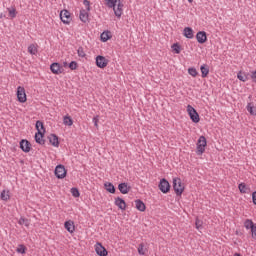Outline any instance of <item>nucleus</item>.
Here are the masks:
<instances>
[{"label":"nucleus","mask_w":256,"mask_h":256,"mask_svg":"<svg viewBox=\"0 0 256 256\" xmlns=\"http://www.w3.org/2000/svg\"><path fill=\"white\" fill-rule=\"evenodd\" d=\"M107 7L113 9L114 15L121 19V15H123V7L125 6L121 0H105Z\"/></svg>","instance_id":"nucleus-1"},{"label":"nucleus","mask_w":256,"mask_h":256,"mask_svg":"<svg viewBox=\"0 0 256 256\" xmlns=\"http://www.w3.org/2000/svg\"><path fill=\"white\" fill-rule=\"evenodd\" d=\"M173 189L178 197L183 195V191H185V185L181 182V178H173Z\"/></svg>","instance_id":"nucleus-2"},{"label":"nucleus","mask_w":256,"mask_h":256,"mask_svg":"<svg viewBox=\"0 0 256 256\" xmlns=\"http://www.w3.org/2000/svg\"><path fill=\"white\" fill-rule=\"evenodd\" d=\"M196 145V154L203 155L205 153V147H207V138L200 136Z\"/></svg>","instance_id":"nucleus-3"},{"label":"nucleus","mask_w":256,"mask_h":256,"mask_svg":"<svg viewBox=\"0 0 256 256\" xmlns=\"http://www.w3.org/2000/svg\"><path fill=\"white\" fill-rule=\"evenodd\" d=\"M187 112H188V115H189L192 123H199V121H201V117L199 116V112H197V110L195 108H193V106L188 105L187 106Z\"/></svg>","instance_id":"nucleus-4"},{"label":"nucleus","mask_w":256,"mask_h":256,"mask_svg":"<svg viewBox=\"0 0 256 256\" xmlns=\"http://www.w3.org/2000/svg\"><path fill=\"white\" fill-rule=\"evenodd\" d=\"M158 189L161 191V193L167 194L169 191H171V184L167 179L162 178L158 184Z\"/></svg>","instance_id":"nucleus-5"},{"label":"nucleus","mask_w":256,"mask_h":256,"mask_svg":"<svg viewBox=\"0 0 256 256\" xmlns=\"http://www.w3.org/2000/svg\"><path fill=\"white\" fill-rule=\"evenodd\" d=\"M54 173L57 179H65L67 177V170L65 169V166L63 164L57 165Z\"/></svg>","instance_id":"nucleus-6"},{"label":"nucleus","mask_w":256,"mask_h":256,"mask_svg":"<svg viewBox=\"0 0 256 256\" xmlns=\"http://www.w3.org/2000/svg\"><path fill=\"white\" fill-rule=\"evenodd\" d=\"M244 227L245 229L251 231V235H252V238L253 239H256V224L253 223V220L251 219H246L245 222H244Z\"/></svg>","instance_id":"nucleus-7"},{"label":"nucleus","mask_w":256,"mask_h":256,"mask_svg":"<svg viewBox=\"0 0 256 256\" xmlns=\"http://www.w3.org/2000/svg\"><path fill=\"white\" fill-rule=\"evenodd\" d=\"M60 19L62 23H64V25H69V23H71L72 21L71 12H69L68 10H62L60 12Z\"/></svg>","instance_id":"nucleus-8"},{"label":"nucleus","mask_w":256,"mask_h":256,"mask_svg":"<svg viewBox=\"0 0 256 256\" xmlns=\"http://www.w3.org/2000/svg\"><path fill=\"white\" fill-rule=\"evenodd\" d=\"M17 99L19 103L27 102V94L25 93V88L22 86H18L17 88Z\"/></svg>","instance_id":"nucleus-9"},{"label":"nucleus","mask_w":256,"mask_h":256,"mask_svg":"<svg viewBox=\"0 0 256 256\" xmlns=\"http://www.w3.org/2000/svg\"><path fill=\"white\" fill-rule=\"evenodd\" d=\"M50 71L54 75H61V73H63L65 69L63 68V66H61V64H59V62H54L50 65Z\"/></svg>","instance_id":"nucleus-10"},{"label":"nucleus","mask_w":256,"mask_h":256,"mask_svg":"<svg viewBox=\"0 0 256 256\" xmlns=\"http://www.w3.org/2000/svg\"><path fill=\"white\" fill-rule=\"evenodd\" d=\"M107 65H109V60H107V58H105L104 56L98 55L96 57V66L99 69H105V67H107Z\"/></svg>","instance_id":"nucleus-11"},{"label":"nucleus","mask_w":256,"mask_h":256,"mask_svg":"<svg viewBox=\"0 0 256 256\" xmlns=\"http://www.w3.org/2000/svg\"><path fill=\"white\" fill-rule=\"evenodd\" d=\"M95 251L99 256L109 255V252L107 251V249L100 242L96 243Z\"/></svg>","instance_id":"nucleus-12"},{"label":"nucleus","mask_w":256,"mask_h":256,"mask_svg":"<svg viewBox=\"0 0 256 256\" xmlns=\"http://www.w3.org/2000/svg\"><path fill=\"white\" fill-rule=\"evenodd\" d=\"M196 40L200 45L207 43V32L199 31L196 34Z\"/></svg>","instance_id":"nucleus-13"},{"label":"nucleus","mask_w":256,"mask_h":256,"mask_svg":"<svg viewBox=\"0 0 256 256\" xmlns=\"http://www.w3.org/2000/svg\"><path fill=\"white\" fill-rule=\"evenodd\" d=\"M20 149L24 153H29V151H31V142H29V140H27V139L21 140L20 141Z\"/></svg>","instance_id":"nucleus-14"},{"label":"nucleus","mask_w":256,"mask_h":256,"mask_svg":"<svg viewBox=\"0 0 256 256\" xmlns=\"http://www.w3.org/2000/svg\"><path fill=\"white\" fill-rule=\"evenodd\" d=\"M118 189L122 195H127L131 191V186L127 182H122L118 185Z\"/></svg>","instance_id":"nucleus-15"},{"label":"nucleus","mask_w":256,"mask_h":256,"mask_svg":"<svg viewBox=\"0 0 256 256\" xmlns=\"http://www.w3.org/2000/svg\"><path fill=\"white\" fill-rule=\"evenodd\" d=\"M43 137H45V134L41 130L35 133V141L38 145H45V139Z\"/></svg>","instance_id":"nucleus-16"},{"label":"nucleus","mask_w":256,"mask_h":256,"mask_svg":"<svg viewBox=\"0 0 256 256\" xmlns=\"http://www.w3.org/2000/svg\"><path fill=\"white\" fill-rule=\"evenodd\" d=\"M115 205L116 207L120 208L121 211H125V209H127V203L125 202V200L121 197H117L115 199Z\"/></svg>","instance_id":"nucleus-17"},{"label":"nucleus","mask_w":256,"mask_h":256,"mask_svg":"<svg viewBox=\"0 0 256 256\" xmlns=\"http://www.w3.org/2000/svg\"><path fill=\"white\" fill-rule=\"evenodd\" d=\"M183 35L186 39H193L195 37V31L191 27H185L183 30Z\"/></svg>","instance_id":"nucleus-18"},{"label":"nucleus","mask_w":256,"mask_h":256,"mask_svg":"<svg viewBox=\"0 0 256 256\" xmlns=\"http://www.w3.org/2000/svg\"><path fill=\"white\" fill-rule=\"evenodd\" d=\"M48 139L49 143H51L53 147H59V136H57V134H50Z\"/></svg>","instance_id":"nucleus-19"},{"label":"nucleus","mask_w":256,"mask_h":256,"mask_svg":"<svg viewBox=\"0 0 256 256\" xmlns=\"http://www.w3.org/2000/svg\"><path fill=\"white\" fill-rule=\"evenodd\" d=\"M64 227L68 233H75V223L71 220H68L64 223Z\"/></svg>","instance_id":"nucleus-20"},{"label":"nucleus","mask_w":256,"mask_h":256,"mask_svg":"<svg viewBox=\"0 0 256 256\" xmlns=\"http://www.w3.org/2000/svg\"><path fill=\"white\" fill-rule=\"evenodd\" d=\"M104 189H106V191L108 193H111L112 195H115L117 189L115 188V185H113V183L111 182H106L104 183Z\"/></svg>","instance_id":"nucleus-21"},{"label":"nucleus","mask_w":256,"mask_h":256,"mask_svg":"<svg viewBox=\"0 0 256 256\" xmlns=\"http://www.w3.org/2000/svg\"><path fill=\"white\" fill-rule=\"evenodd\" d=\"M136 209L141 212H145L147 209V206L145 205V202L141 199L135 200Z\"/></svg>","instance_id":"nucleus-22"},{"label":"nucleus","mask_w":256,"mask_h":256,"mask_svg":"<svg viewBox=\"0 0 256 256\" xmlns=\"http://www.w3.org/2000/svg\"><path fill=\"white\" fill-rule=\"evenodd\" d=\"M79 17H80V21H82V23H87V21H89V12L85 9H81Z\"/></svg>","instance_id":"nucleus-23"},{"label":"nucleus","mask_w":256,"mask_h":256,"mask_svg":"<svg viewBox=\"0 0 256 256\" xmlns=\"http://www.w3.org/2000/svg\"><path fill=\"white\" fill-rule=\"evenodd\" d=\"M237 79H239V81H242L243 83H245L246 81H249V79H250V74L240 71V72L237 74Z\"/></svg>","instance_id":"nucleus-24"},{"label":"nucleus","mask_w":256,"mask_h":256,"mask_svg":"<svg viewBox=\"0 0 256 256\" xmlns=\"http://www.w3.org/2000/svg\"><path fill=\"white\" fill-rule=\"evenodd\" d=\"M238 189L240 193H247V194L251 193V188L243 182L238 185Z\"/></svg>","instance_id":"nucleus-25"},{"label":"nucleus","mask_w":256,"mask_h":256,"mask_svg":"<svg viewBox=\"0 0 256 256\" xmlns=\"http://www.w3.org/2000/svg\"><path fill=\"white\" fill-rule=\"evenodd\" d=\"M111 31H104L101 35H100V39L102 41V43H107V41H109V39H111Z\"/></svg>","instance_id":"nucleus-26"},{"label":"nucleus","mask_w":256,"mask_h":256,"mask_svg":"<svg viewBox=\"0 0 256 256\" xmlns=\"http://www.w3.org/2000/svg\"><path fill=\"white\" fill-rule=\"evenodd\" d=\"M200 71L202 73V78L205 79V77L209 75V66L207 64L201 65Z\"/></svg>","instance_id":"nucleus-27"},{"label":"nucleus","mask_w":256,"mask_h":256,"mask_svg":"<svg viewBox=\"0 0 256 256\" xmlns=\"http://www.w3.org/2000/svg\"><path fill=\"white\" fill-rule=\"evenodd\" d=\"M36 130L37 133H39V131H42V133L45 134V125L41 120L36 121Z\"/></svg>","instance_id":"nucleus-28"},{"label":"nucleus","mask_w":256,"mask_h":256,"mask_svg":"<svg viewBox=\"0 0 256 256\" xmlns=\"http://www.w3.org/2000/svg\"><path fill=\"white\" fill-rule=\"evenodd\" d=\"M248 113H250V115H256V107L255 105H253V103H248L247 107H246Z\"/></svg>","instance_id":"nucleus-29"},{"label":"nucleus","mask_w":256,"mask_h":256,"mask_svg":"<svg viewBox=\"0 0 256 256\" xmlns=\"http://www.w3.org/2000/svg\"><path fill=\"white\" fill-rule=\"evenodd\" d=\"M0 199L2 201H9V199H11V196L9 195V191L3 190L0 194Z\"/></svg>","instance_id":"nucleus-30"},{"label":"nucleus","mask_w":256,"mask_h":256,"mask_svg":"<svg viewBox=\"0 0 256 256\" xmlns=\"http://www.w3.org/2000/svg\"><path fill=\"white\" fill-rule=\"evenodd\" d=\"M63 123L65 125H67L68 127H71V125H73V118H71V116H69V115H66L63 118Z\"/></svg>","instance_id":"nucleus-31"},{"label":"nucleus","mask_w":256,"mask_h":256,"mask_svg":"<svg viewBox=\"0 0 256 256\" xmlns=\"http://www.w3.org/2000/svg\"><path fill=\"white\" fill-rule=\"evenodd\" d=\"M18 223L20 225H25V227H29L31 225V220L25 218V217H21L18 221Z\"/></svg>","instance_id":"nucleus-32"},{"label":"nucleus","mask_w":256,"mask_h":256,"mask_svg":"<svg viewBox=\"0 0 256 256\" xmlns=\"http://www.w3.org/2000/svg\"><path fill=\"white\" fill-rule=\"evenodd\" d=\"M7 9H8L9 17L11 19H15V17H17V9H15V7L7 8Z\"/></svg>","instance_id":"nucleus-33"},{"label":"nucleus","mask_w":256,"mask_h":256,"mask_svg":"<svg viewBox=\"0 0 256 256\" xmlns=\"http://www.w3.org/2000/svg\"><path fill=\"white\" fill-rule=\"evenodd\" d=\"M16 251L18 253H20L21 255H25L27 253V247L25 245H23V244H20L18 246V248L16 249Z\"/></svg>","instance_id":"nucleus-34"},{"label":"nucleus","mask_w":256,"mask_h":256,"mask_svg":"<svg viewBox=\"0 0 256 256\" xmlns=\"http://www.w3.org/2000/svg\"><path fill=\"white\" fill-rule=\"evenodd\" d=\"M138 253L139 255H145V253H147V248H145V244L143 243L139 244Z\"/></svg>","instance_id":"nucleus-35"},{"label":"nucleus","mask_w":256,"mask_h":256,"mask_svg":"<svg viewBox=\"0 0 256 256\" xmlns=\"http://www.w3.org/2000/svg\"><path fill=\"white\" fill-rule=\"evenodd\" d=\"M173 52L176 53V55H179L181 53V45L179 43H174L172 45Z\"/></svg>","instance_id":"nucleus-36"},{"label":"nucleus","mask_w":256,"mask_h":256,"mask_svg":"<svg viewBox=\"0 0 256 256\" xmlns=\"http://www.w3.org/2000/svg\"><path fill=\"white\" fill-rule=\"evenodd\" d=\"M28 53H30V55H37V47H35V44H31L28 47Z\"/></svg>","instance_id":"nucleus-37"},{"label":"nucleus","mask_w":256,"mask_h":256,"mask_svg":"<svg viewBox=\"0 0 256 256\" xmlns=\"http://www.w3.org/2000/svg\"><path fill=\"white\" fill-rule=\"evenodd\" d=\"M69 69H71V71H75L77 69V67H79V64L77 63V61H71L68 64Z\"/></svg>","instance_id":"nucleus-38"},{"label":"nucleus","mask_w":256,"mask_h":256,"mask_svg":"<svg viewBox=\"0 0 256 256\" xmlns=\"http://www.w3.org/2000/svg\"><path fill=\"white\" fill-rule=\"evenodd\" d=\"M188 73L189 75H191L192 77H197V75H199V72H197V69L195 67H191L188 69Z\"/></svg>","instance_id":"nucleus-39"},{"label":"nucleus","mask_w":256,"mask_h":256,"mask_svg":"<svg viewBox=\"0 0 256 256\" xmlns=\"http://www.w3.org/2000/svg\"><path fill=\"white\" fill-rule=\"evenodd\" d=\"M71 194L73 197H80L81 196V193L79 192V189L78 188H71Z\"/></svg>","instance_id":"nucleus-40"},{"label":"nucleus","mask_w":256,"mask_h":256,"mask_svg":"<svg viewBox=\"0 0 256 256\" xmlns=\"http://www.w3.org/2000/svg\"><path fill=\"white\" fill-rule=\"evenodd\" d=\"M78 57H87V54H85V50L83 49L82 46H80L77 50Z\"/></svg>","instance_id":"nucleus-41"},{"label":"nucleus","mask_w":256,"mask_h":256,"mask_svg":"<svg viewBox=\"0 0 256 256\" xmlns=\"http://www.w3.org/2000/svg\"><path fill=\"white\" fill-rule=\"evenodd\" d=\"M195 225L196 229H201L203 227V221L200 220L199 218H196Z\"/></svg>","instance_id":"nucleus-42"},{"label":"nucleus","mask_w":256,"mask_h":256,"mask_svg":"<svg viewBox=\"0 0 256 256\" xmlns=\"http://www.w3.org/2000/svg\"><path fill=\"white\" fill-rule=\"evenodd\" d=\"M83 5H85L86 11H91V2L89 0H84Z\"/></svg>","instance_id":"nucleus-43"},{"label":"nucleus","mask_w":256,"mask_h":256,"mask_svg":"<svg viewBox=\"0 0 256 256\" xmlns=\"http://www.w3.org/2000/svg\"><path fill=\"white\" fill-rule=\"evenodd\" d=\"M93 123L95 127H99V116H95L93 118Z\"/></svg>","instance_id":"nucleus-44"},{"label":"nucleus","mask_w":256,"mask_h":256,"mask_svg":"<svg viewBox=\"0 0 256 256\" xmlns=\"http://www.w3.org/2000/svg\"><path fill=\"white\" fill-rule=\"evenodd\" d=\"M250 77L252 78V80L254 81V83H256V70L252 71V73L250 74Z\"/></svg>","instance_id":"nucleus-45"},{"label":"nucleus","mask_w":256,"mask_h":256,"mask_svg":"<svg viewBox=\"0 0 256 256\" xmlns=\"http://www.w3.org/2000/svg\"><path fill=\"white\" fill-rule=\"evenodd\" d=\"M5 17H6L5 14L0 13V19H3V18H5Z\"/></svg>","instance_id":"nucleus-46"},{"label":"nucleus","mask_w":256,"mask_h":256,"mask_svg":"<svg viewBox=\"0 0 256 256\" xmlns=\"http://www.w3.org/2000/svg\"><path fill=\"white\" fill-rule=\"evenodd\" d=\"M63 67H69V64L67 62H63Z\"/></svg>","instance_id":"nucleus-47"},{"label":"nucleus","mask_w":256,"mask_h":256,"mask_svg":"<svg viewBox=\"0 0 256 256\" xmlns=\"http://www.w3.org/2000/svg\"><path fill=\"white\" fill-rule=\"evenodd\" d=\"M234 256H241V254H239V253H235V254H234Z\"/></svg>","instance_id":"nucleus-48"},{"label":"nucleus","mask_w":256,"mask_h":256,"mask_svg":"<svg viewBox=\"0 0 256 256\" xmlns=\"http://www.w3.org/2000/svg\"><path fill=\"white\" fill-rule=\"evenodd\" d=\"M189 3H193V0H188Z\"/></svg>","instance_id":"nucleus-49"}]
</instances>
